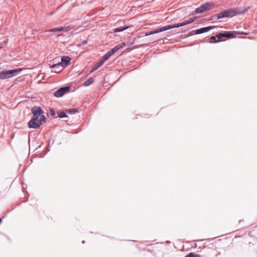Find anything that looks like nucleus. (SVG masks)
<instances>
[{"label": "nucleus", "instance_id": "obj_22", "mask_svg": "<svg viewBox=\"0 0 257 257\" xmlns=\"http://www.w3.org/2000/svg\"><path fill=\"white\" fill-rule=\"evenodd\" d=\"M48 31L51 32H61V30H60V28H54Z\"/></svg>", "mask_w": 257, "mask_h": 257}, {"label": "nucleus", "instance_id": "obj_21", "mask_svg": "<svg viewBox=\"0 0 257 257\" xmlns=\"http://www.w3.org/2000/svg\"><path fill=\"white\" fill-rule=\"evenodd\" d=\"M78 112L77 109H70L68 110V113L69 114H75Z\"/></svg>", "mask_w": 257, "mask_h": 257}, {"label": "nucleus", "instance_id": "obj_7", "mask_svg": "<svg viewBox=\"0 0 257 257\" xmlns=\"http://www.w3.org/2000/svg\"><path fill=\"white\" fill-rule=\"evenodd\" d=\"M51 68L54 69V71L55 73H58L63 70L64 66L60 64V63H58L57 64L53 65Z\"/></svg>", "mask_w": 257, "mask_h": 257}, {"label": "nucleus", "instance_id": "obj_8", "mask_svg": "<svg viewBox=\"0 0 257 257\" xmlns=\"http://www.w3.org/2000/svg\"><path fill=\"white\" fill-rule=\"evenodd\" d=\"M219 39H222L223 38H232L234 37V35L230 32H226L225 33H219L217 35Z\"/></svg>", "mask_w": 257, "mask_h": 257}, {"label": "nucleus", "instance_id": "obj_20", "mask_svg": "<svg viewBox=\"0 0 257 257\" xmlns=\"http://www.w3.org/2000/svg\"><path fill=\"white\" fill-rule=\"evenodd\" d=\"M157 33H158V31H157V29L154 30V31H151L150 32H147L145 33V36H149V35H152V34H157Z\"/></svg>", "mask_w": 257, "mask_h": 257}, {"label": "nucleus", "instance_id": "obj_29", "mask_svg": "<svg viewBox=\"0 0 257 257\" xmlns=\"http://www.w3.org/2000/svg\"><path fill=\"white\" fill-rule=\"evenodd\" d=\"M2 219L1 218H0V223L2 222Z\"/></svg>", "mask_w": 257, "mask_h": 257}, {"label": "nucleus", "instance_id": "obj_23", "mask_svg": "<svg viewBox=\"0 0 257 257\" xmlns=\"http://www.w3.org/2000/svg\"><path fill=\"white\" fill-rule=\"evenodd\" d=\"M67 116V115L66 114V113L64 112H61L59 114V117L60 118H64V117H66Z\"/></svg>", "mask_w": 257, "mask_h": 257}, {"label": "nucleus", "instance_id": "obj_17", "mask_svg": "<svg viewBox=\"0 0 257 257\" xmlns=\"http://www.w3.org/2000/svg\"><path fill=\"white\" fill-rule=\"evenodd\" d=\"M60 30H61V32H66L70 30V26L62 27L60 28Z\"/></svg>", "mask_w": 257, "mask_h": 257}, {"label": "nucleus", "instance_id": "obj_27", "mask_svg": "<svg viewBox=\"0 0 257 257\" xmlns=\"http://www.w3.org/2000/svg\"><path fill=\"white\" fill-rule=\"evenodd\" d=\"M135 43H134V41H133L132 43H131V45H133Z\"/></svg>", "mask_w": 257, "mask_h": 257}, {"label": "nucleus", "instance_id": "obj_3", "mask_svg": "<svg viewBox=\"0 0 257 257\" xmlns=\"http://www.w3.org/2000/svg\"><path fill=\"white\" fill-rule=\"evenodd\" d=\"M20 69H12L3 71L0 72V79H5L16 76L20 72Z\"/></svg>", "mask_w": 257, "mask_h": 257}, {"label": "nucleus", "instance_id": "obj_16", "mask_svg": "<svg viewBox=\"0 0 257 257\" xmlns=\"http://www.w3.org/2000/svg\"><path fill=\"white\" fill-rule=\"evenodd\" d=\"M185 257H201V255L199 254H196L194 252H190L187 254Z\"/></svg>", "mask_w": 257, "mask_h": 257}, {"label": "nucleus", "instance_id": "obj_12", "mask_svg": "<svg viewBox=\"0 0 257 257\" xmlns=\"http://www.w3.org/2000/svg\"><path fill=\"white\" fill-rule=\"evenodd\" d=\"M103 63L102 62L101 60H100L98 63H96L95 65H93V67L92 68L91 70H90V73H92L95 70H97L100 67H101Z\"/></svg>", "mask_w": 257, "mask_h": 257}, {"label": "nucleus", "instance_id": "obj_19", "mask_svg": "<svg viewBox=\"0 0 257 257\" xmlns=\"http://www.w3.org/2000/svg\"><path fill=\"white\" fill-rule=\"evenodd\" d=\"M109 57L110 56H109V55L107 54L106 53L103 56V57L100 60L102 61L103 63H104V62L106 61Z\"/></svg>", "mask_w": 257, "mask_h": 257}, {"label": "nucleus", "instance_id": "obj_2", "mask_svg": "<svg viewBox=\"0 0 257 257\" xmlns=\"http://www.w3.org/2000/svg\"><path fill=\"white\" fill-rule=\"evenodd\" d=\"M245 11L240 12L237 9H230L223 11L219 13L217 16V19H220L224 18H231L238 14L243 13Z\"/></svg>", "mask_w": 257, "mask_h": 257}, {"label": "nucleus", "instance_id": "obj_26", "mask_svg": "<svg viewBox=\"0 0 257 257\" xmlns=\"http://www.w3.org/2000/svg\"><path fill=\"white\" fill-rule=\"evenodd\" d=\"M2 47H3V46H2V44H0V49H1V48H2Z\"/></svg>", "mask_w": 257, "mask_h": 257}, {"label": "nucleus", "instance_id": "obj_9", "mask_svg": "<svg viewBox=\"0 0 257 257\" xmlns=\"http://www.w3.org/2000/svg\"><path fill=\"white\" fill-rule=\"evenodd\" d=\"M178 28L177 24H174V25H168L166 26L165 27H163L162 28H159L157 29V31H158V33L162 32L165 31H167L168 30L172 29V28Z\"/></svg>", "mask_w": 257, "mask_h": 257}, {"label": "nucleus", "instance_id": "obj_18", "mask_svg": "<svg viewBox=\"0 0 257 257\" xmlns=\"http://www.w3.org/2000/svg\"><path fill=\"white\" fill-rule=\"evenodd\" d=\"M109 57L110 56H109V55L107 54L106 53L103 56V57L100 60L102 61L103 63H104V62L106 61Z\"/></svg>", "mask_w": 257, "mask_h": 257}, {"label": "nucleus", "instance_id": "obj_11", "mask_svg": "<svg viewBox=\"0 0 257 257\" xmlns=\"http://www.w3.org/2000/svg\"><path fill=\"white\" fill-rule=\"evenodd\" d=\"M194 21V18H190L188 20L185 21L182 23L177 24V26H178V28L187 25L189 24H191V23H193Z\"/></svg>", "mask_w": 257, "mask_h": 257}, {"label": "nucleus", "instance_id": "obj_10", "mask_svg": "<svg viewBox=\"0 0 257 257\" xmlns=\"http://www.w3.org/2000/svg\"><path fill=\"white\" fill-rule=\"evenodd\" d=\"M70 60L71 59L69 57L64 56L61 58V62L59 63L62 66H63V65L67 66L69 64Z\"/></svg>", "mask_w": 257, "mask_h": 257}, {"label": "nucleus", "instance_id": "obj_13", "mask_svg": "<svg viewBox=\"0 0 257 257\" xmlns=\"http://www.w3.org/2000/svg\"><path fill=\"white\" fill-rule=\"evenodd\" d=\"M125 45V43H121L118 45H117L116 46L114 47V48H113L110 51L113 53V54L115 53L116 52H117L118 50H119V49L122 48Z\"/></svg>", "mask_w": 257, "mask_h": 257}, {"label": "nucleus", "instance_id": "obj_28", "mask_svg": "<svg viewBox=\"0 0 257 257\" xmlns=\"http://www.w3.org/2000/svg\"><path fill=\"white\" fill-rule=\"evenodd\" d=\"M219 42V40H216V41H214L213 42Z\"/></svg>", "mask_w": 257, "mask_h": 257}, {"label": "nucleus", "instance_id": "obj_5", "mask_svg": "<svg viewBox=\"0 0 257 257\" xmlns=\"http://www.w3.org/2000/svg\"><path fill=\"white\" fill-rule=\"evenodd\" d=\"M69 87H61L54 92V95L56 97H62L65 93L69 90Z\"/></svg>", "mask_w": 257, "mask_h": 257}, {"label": "nucleus", "instance_id": "obj_14", "mask_svg": "<svg viewBox=\"0 0 257 257\" xmlns=\"http://www.w3.org/2000/svg\"><path fill=\"white\" fill-rule=\"evenodd\" d=\"M94 81V79L92 77H90L88 78L85 82L84 85L85 86H88L91 85Z\"/></svg>", "mask_w": 257, "mask_h": 257}, {"label": "nucleus", "instance_id": "obj_25", "mask_svg": "<svg viewBox=\"0 0 257 257\" xmlns=\"http://www.w3.org/2000/svg\"><path fill=\"white\" fill-rule=\"evenodd\" d=\"M107 54L109 55V56H111V55H113V53L110 51V50L109 51H108L107 53Z\"/></svg>", "mask_w": 257, "mask_h": 257}, {"label": "nucleus", "instance_id": "obj_6", "mask_svg": "<svg viewBox=\"0 0 257 257\" xmlns=\"http://www.w3.org/2000/svg\"><path fill=\"white\" fill-rule=\"evenodd\" d=\"M214 28V27H213V26H209V27H204V28H200L199 29H197L195 31H193L191 32V33H192V34H195V35L200 34L207 32L209 31V30L213 29Z\"/></svg>", "mask_w": 257, "mask_h": 257}, {"label": "nucleus", "instance_id": "obj_4", "mask_svg": "<svg viewBox=\"0 0 257 257\" xmlns=\"http://www.w3.org/2000/svg\"><path fill=\"white\" fill-rule=\"evenodd\" d=\"M214 4L211 3H205L204 4L201 5L199 8H197L195 11V14H201L204 12L205 11L209 10V7H213Z\"/></svg>", "mask_w": 257, "mask_h": 257}, {"label": "nucleus", "instance_id": "obj_1", "mask_svg": "<svg viewBox=\"0 0 257 257\" xmlns=\"http://www.w3.org/2000/svg\"><path fill=\"white\" fill-rule=\"evenodd\" d=\"M33 117L28 122L30 128H37L46 120V117L43 115L44 111L40 107H33L31 109Z\"/></svg>", "mask_w": 257, "mask_h": 257}, {"label": "nucleus", "instance_id": "obj_15", "mask_svg": "<svg viewBox=\"0 0 257 257\" xmlns=\"http://www.w3.org/2000/svg\"><path fill=\"white\" fill-rule=\"evenodd\" d=\"M127 27H119L114 30V33L120 32L127 29Z\"/></svg>", "mask_w": 257, "mask_h": 257}, {"label": "nucleus", "instance_id": "obj_24", "mask_svg": "<svg viewBox=\"0 0 257 257\" xmlns=\"http://www.w3.org/2000/svg\"><path fill=\"white\" fill-rule=\"evenodd\" d=\"M49 113L51 116H53V115H54L55 112L54 109H51L50 110Z\"/></svg>", "mask_w": 257, "mask_h": 257}]
</instances>
